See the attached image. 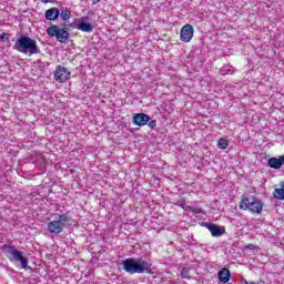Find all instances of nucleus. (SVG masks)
<instances>
[{"mask_svg": "<svg viewBox=\"0 0 284 284\" xmlns=\"http://www.w3.org/2000/svg\"><path fill=\"white\" fill-rule=\"evenodd\" d=\"M13 50L21 52L22 54H29V57L41 52L39 44H37V40L28 36L20 37L13 45Z\"/></svg>", "mask_w": 284, "mask_h": 284, "instance_id": "nucleus-1", "label": "nucleus"}, {"mask_svg": "<svg viewBox=\"0 0 284 284\" xmlns=\"http://www.w3.org/2000/svg\"><path fill=\"white\" fill-rule=\"evenodd\" d=\"M124 272L128 274H143L144 272H150L152 265L143 260H134L132 257L126 258L122 262Z\"/></svg>", "mask_w": 284, "mask_h": 284, "instance_id": "nucleus-2", "label": "nucleus"}, {"mask_svg": "<svg viewBox=\"0 0 284 284\" xmlns=\"http://www.w3.org/2000/svg\"><path fill=\"white\" fill-rule=\"evenodd\" d=\"M240 210H248L251 214H261L263 212V202L261 200L243 197L240 202Z\"/></svg>", "mask_w": 284, "mask_h": 284, "instance_id": "nucleus-3", "label": "nucleus"}, {"mask_svg": "<svg viewBox=\"0 0 284 284\" xmlns=\"http://www.w3.org/2000/svg\"><path fill=\"white\" fill-rule=\"evenodd\" d=\"M68 221H70L68 214H60L58 220L48 223V232H50V234H61L65 229Z\"/></svg>", "mask_w": 284, "mask_h": 284, "instance_id": "nucleus-4", "label": "nucleus"}, {"mask_svg": "<svg viewBox=\"0 0 284 284\" xmlns=\"http://www.w3.org/2000/svg\"><path fill=\"white\" fill-rule=\"evenodd\" d=\"M2 252H4L7 256L10 254L13 261H19L21 263V270H26V267H28V258L24 257L23 252L17 250V247L12 245H3Z\"/></svg>", "mask_w": 284, "mask_h": 284, "instance_id": "nucleus-5", "label": "nucleus"}, {"mask_svg": "<svg viewBox=\"0 0 284 284\" xmlns=\"http://www.w3.org/2000/svg\"><path fill=\"white\" fill-rule=\"evenodd\" d=\"M47 34L49 37H55L59 43H68V39H70V33L68 30L63 28H59L57 24H52L47 29Z\"/></svg>", "mask_w": 284, "mask_h": 284, "instance_id": "nucleus-6", "label": "nucleus"}, {"mask_svg": "<svg viewBox=\"0 0 284 284\" xmlns=\"http://www.w3.org/2000/svg\"><path fill=\"white\" fill-rule=\"evenodd\" d=\"M70 79V71L63 65H57L54 71V80L58 83H65Z\"/></svg>", "mask_w": 284, "mask_h": 284, "instance_id": "nucleus-7", "label": "nucleus"}, {"mask_svg": "<svg viewBox=\"0 0 284 284\" xmlns=\"http://www.w3.org/2000/svg\"><path fill=\"white\" fill-rule=\"evenodd\" d=\"M194 38V27L192 24H185L180 32V39L183 43H190Z\"/></svg>", "mask_w": 284, "mask_h": 284, "instance_id": "nucleus-8", "label": "nucleus"}, {"mask_svg": "<svg viewBox=\"0 0 284 284\" xmlns=\"http://www.w3.org/2000/svg\"><path fill=\"white\" fill-rule=\"evenodd\" d=\"M134 125H139V128H143V125H148L150 123V115L145 113H138L133 115Z\"/></svg>", "mask_w": 284, "mask_h": 284, "instance_id": "nucleus-9", "label": "nucleus"}, {"mask_svg": "<svg viewBox=\"0 0 284 284\" xmlns=\"http://www.w3.org/2000/svg\"><path fill=\"white\" fill-rule=\"evenodd\" d=\"M220 283H230V278H232V273L230 272V268L224 267L217 273Z\"/></svg>", "mask_w": 284, "mask_h": 284, "instance_id": "nucleus-10", "label": "nucleus"}, {"mask_svg": "<svg viewBox=\"0 0 284 284\" xmlns=\"http://www.w3.org/2000/svg\"><path fill=\"white\" fill-rule=\"evenodd\" d=\"M60 11L58 8H51L45 11L47 21H57L59 19Z\"/></svg>", "mask_w": 284, "mask_h": 284, "instance_id": "nucleus-11", "label": "nucleus"}, {"mask_svg": "<svg viewBox=\"0 0 284 284\" xmlns=\"http://www.w3.org/2000/svg\"><path fill=\"white\" fill-rule=\"evenodd\" d=\"M206 227L211 232L212 236L219 237L225 234V230L220 229L216 224H207Z\"/></svg>", "mask_w": 284, "mask_h": 284, "instance_id": "nucleus-12", "label": "nucleus"}, {"mask_svg": "<svg viewBox=\"0 0 284 284\" xmlns=\"http://www.w3.org/2000/svg\"><path fill=\"white\" fill-rule=\"evenodd\" d=\"M77 29L81 30V32H92V30H94V28L92 27V23H88V22H83V21H81L77 26Z\"/></svg>", "mask_w": 284, "mask_h": 284, "instance_id": "nucleus-13", "label": "nucleus"}, {"mask_svg": "<svg viewBox=\"0 0 284 284\" xmlns=\"http://www.w3.org/2000/svg\"><path fill=\"white\" fill-rule=\"evenodd\" d=\"M274 199H277L278 201H284V183H281V186L278 189H275L273 192Z\"/></svg>", "mask_w": 284, "mask_h": 284, "instance_id": "nucleus-14", "label": "nucleus"}, {"mask_svg": "<svg viewBox=\"0 0 284 284\" xmlns=\"http://www.w3.org/2000/svg\"><path fill=\"white\" fill-rule=\"evenodd\" d=\"M268 165L273 170H281V160H278V158H271L268 160Z\"/></svg>", "mask_w": 284, "mask_h": 284, "instance_id": "nucleus-15", "label": "nucleus"}, {"mask_svg": "<svg viewBox=\"0 0 284 284\" xmlns=\"http://www.w3.org/2000/svg\"><path fill=\"white\" fill-rule=\"evenodd\" d=\"M217 148H219L220 150H227V148H230V141H227V140L221 138V139L219 140V142H217Z\"/></svg>", "mask_w": 284, "mask_h": 284, "instance_id": "nucleus-16", "label": "nucleus"}, {"mask_svg": "<svg viewBox=\"0 0 284 284\" xmlns=\"http://www.w3.org/2000/svg\"><path fill=\"white\" fill-rule=\"evenodd\" d=\"M60 17L63 21H69L70 17H72V12H70V10H62Z\"/></svg>", "mask_w": 284, "mask_h": 284, "instance_id": "nucleus-17", "label": "nucleus"}, {"mask_svg": "<svg viewBox=\"0 0 284 284\" xmlns=\"http://www.w3.org/2000/svg\"><path fill=\"white\" fill-rule=\"evenodd\" d=\"M181 276H182L183 278H189V277H190V268L183 267V268L181 270Z\"/></svg>", "mask_w": 284, "mask_h": 284, "instance_id": "nucleus-18", "label": "nucleus"}, {"mask_svg": "<svg viewBox=\"0 0 284 284\" xmlns=\"http://www.w3.org/2000/svg\"><path fill=\"white\" fill-rule=\"evenodd\" d=\"M186 211L192 212V214H202L203 213V211L201 209H194V207H189Z\"/></svg>", "mask_w": 284, "mask_h": 284, "instance_id": "nucleus-19", "label": "nucleus"}, {"mask_svg": "<svg viewBox=\"0 0 284 284\" xmlns=\"http://www.w3.org/2000/svg\"><path fill=\"white\" fill-rule=\"evenodd\" d=\"M148 125H149V128H152V129L156 128V120L150 121V122L148 123Z\"/></svg>", "mask_w": 284, "mask_h": 284, "instance_id": "nucleus-20", "label": "nucleus"}, {"mask_svg": "<svg viewBox=\"0 0 284 284\" xmlns=\"http://www.w3.org/2000/svg\"><path fill=\"white\" fill-rule=\"evenodd\" d=\"M8 34L6 32L0 34V41H8Z\"/></svg>", "mask_w": 284, "mask_h": 284, "instance_id": "nucleus-21", "label": "nucleus"}, {"mask_svg": "<svg viewBox=\"0 0 284 284\" xmlns=\"http://www.w3.org/2000/svg\"><path fill=\"white\" fill-rule=\"evenodd\" d=\"M246 248H247V250H256V245H254V244H248V245L246 246Z\"/></svg>", "mask_w": 284, "mask_h": 284, "instance_id": "nucleus-22", "label": "nucleus"}, {"mask_svg": "<svg viewBox=\"0 0 284 284\" xmlns=\"http://www.w3.org/2000/svg\"><path fill=\"white\" fill-rule=\"evenodd\" d=\"M278 160H280V162H281V168H283V165H284V155H281V156L278 158Z\"/></svg>", "mask_w": 284, "mask_h": 284, "instance_id": "nucleus-23", "label": "nucleus"}, {"mask_svg": "<svg viewBox=\"0 0 284 284\" xmlns=\"http://www.w3.org/2000/svg\"><path fill=\"white\" fill-rule=\"evenodd\" d=\"M97 3H101V0H93L92 4L97 6Z\"/></svg>", "mask_w": 284, "mask_h": 284, "instance_id": "nucleus-24", "label": "nucleus"}]
</instances>
